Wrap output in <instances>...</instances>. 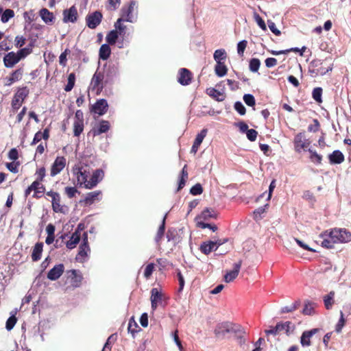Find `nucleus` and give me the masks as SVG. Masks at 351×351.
<instances>
[{"mask_svg":"<svg viewBox=\"0 0 351 351\" xmlns=\"http://www.w3.org/2000/svg\"><path fill=\"white\" fill-rule=\"evenodd\" d=\"M72 171L73 175L77 179V184L86 189H92L95 188L104 177V171L98 169L93 172L90 178L88 179L90 175V167L82 162L75 165L73 167Z\"/></svg>","mask_w":351,"mask_h":351,"instance_id":"1","label":"nucleus"},{"mask_svg":"<svg viewBox=\"0 0 351 351\" xmlns=\"http://www.w3.org/2000/svg\"><path fill=\"white\" fill-rule=\"evenodd\" d=\"M321 245L327 249L334 247L335 244L347 243L351 241V232L346 228H335L325 230L319 234Z\"/></svg>","mask_w":351,"mask_h":351,"instance_id":"2","label":"nucleus"},{"mask_svg":"<svg viewBox=\"0 0 351 351\" xmlns=\"http://www.w3.org/2000/svg\"><path fill=\"white\" fill-rule=\"evenodd\" d=\"M118 74V68L115 66H109L106 73L104 70L97 69L94 73L90 84V89L99 95L102 91L104 83L111 80Z\"/></svg>","mask_w":351,"mask_h":351,"instance_id":"3","label":"nucleus"},{"mask_svg":"<svg viewBox=\"0 0 351 351\" xmlns=\"http://www.w3.org/2000/svg\"><path fill=\"white\" fill-rule=\"evenodd\" d=\"M328 60H322L319 59L313 60L310 63L309 72L312 76H317L318 75H324L328 72L331 71L333 68V65L331 62L327 64V66H323L324 63H326Z\"/></svg>","mask_w":351,"mask_h":351,"instance_id":"4","label":"nucleus"},{"mask_svg":"<svg viewBox=\"0 0 351 351\" xmlns=\"http://www.w3.org/2000/svg\"><path fill=\"white\" fill-rule=\"evenodd\" d=\"M138 3L136 1H131L128 6H123L121 10V19L124 21L134 23L138 15Z\"/></svg>","mask_w":351,"mask_h":351,"instance_id":"5","label":"nucleus"},{"mask_svg":"<svg viewBox=\"0 0 351 351\" xmlns=\"http://www.w3.org/2000/svg\"><path fill=\"white\" fill-rule=\"evenodd\" d=\"M217 217V214L215 210L212 208H206L202 212L195 217V221L197 226L201 228H206V227H210L211 224L204 223V221L209 220L210 219H215Z\"/></svg>","mask_w":351,"mask_h":351,"instance_id":"6","label":"nucleus"},{"mask_svg":"<svg viewBox=\"0 0 351 351\" xmlns=\"http://www.w3.org/2000/svg\"><path fill=\"white\" fill-rule=\"evenodd\" d=\"M28 93L29 91L26 87L18 89L12 101V107L14 110H16L21 106Z\"/></svg>","mask_w":351,"mask_h":351,"instance_id":"7","label":"nucleus"},{"mask_svg":"<svg viewBox=\"0 0 351 351\" xmlns=\"http://www.w3.org/2000/svg\"><path fill=\"white\" fill-rule=\"evenodd\" d=\"M165 299L162 292L157 288H153L151 290V306L152 309L155 311L159 305L162 304L163 300Z\"/></svg>","mask_w":351,"mask_h":351,"instance_id":"8","label":"nucleus"},{"mask_svg":"<svg viewBox=\"0 0 351 351\" xmlns=\"http://www.w3.org/2000/svg\"><path fill=\"white\" fill-rule=\"evenodd\" d=\"M226 241V239L224 240H217V241H208L204 242L200 245V250L204 254H208L212 251L217 250L219 246L221 245Z\"/></svg>","mask_w":351,"mask_h":351,"instance_id":"9","label":"nucleus"},{"mask_svg":"<svg viewBox=\"0 0 351 351\" xmlns=\"http://www.w3.org/2000/svg\"><path fill=\"white\" fill-rule=\"evenodd\" d=\"M311 142L305 138L303 133L298 134L294 138V146L297 152L305 151L309 146Z\"/></svg>","mask_w":351,"mask_h":351,"instance_id":"10","label":"nucleus"},{"mask_svg":"<svg viewBox=\"0 0 351 351\" xmlns=\"http://www.w3.org/2000/svg\"><path fill=\"white\" fill-rule=\"evenodd\" d=\"M66 160L64 156H58L53 162L51 169L50 175L52 177L59 174L66 167Z\"/></svg>","mask_w":351,"mask_h":351,"instance_id":"11","label":"nucleus"},{"mask_svg":"<svg viewBox=\"0 0 351 351\" xmlns=\"http://www.w3.org/2000/svg\"><path fill=\"white\" fill-rule=\"evenodd\" d=\"M32 191H34L33 197L38 198V197H40V195H38L39 193H44V191H45V186L38 180H35L25 190V196L26 197L27 196H29Z\"/></svg>","mask_w":351,"mask_h":351,"instance_id":"12","label":"nucleus"},{"mask_svg":"<svg viewBox=\"0 0 351 351\" xmlns=\"http://www.w3.org/2000/svg\"><path fill=\"white\" fill-rule=\"evenodd\" d=\"M102 14L99 11H95L93 13L87 15L86 25L90 29H95L101 21Z\"/></svg>","mask_w":351,"mask_h":351,"instance_id":"13","label":"nucleus"},{"mask_svg":"<svg viewBox=\"0 0 351 351\" xmlns=\"http://www.w3.org/2000/svg\"><path fill=\"white\" fill-rule=\"evenodd\" d=\"M63 22L75 23L77 19V8L73 5L69 9H66L63 11Z\"/></svg>","mask_w":351,"mask_h":351,"instance_id":"14","label":"nucleus"},{"mask_svg":"<svg viewBox=\"0 0 351 351\" xmlns=\"http://www.w3.org/2000/svg\"><path fill=\"white\" fill-rule=\"evenodd\" d=\"M108 102L104 99H100L92 107V111L99 115L104 114L108 110Z\"/></svg>","mask_w":351,"mask_h":351,"instance_id":"15","label":"nucleus"},{"mask_svg":"<svg viewBox=\"0 0 351 351\" xmlns=\"http://www.w3.org/2000/svg\"><path fill=\"white\" fill-rule=\"evenodd\" d=\"M64 271V266L63 264L56 265L51 269L47 274V278L50 280H58L63 274Z\"/></svg>","mask_w":351,"mask_h":351,"instance_id":"16","label":"nucleus"},{"mask_svg":"<svg viewBox=\"0 0 351 351\" xmlns=\"http://www.w3.org/2000/svg\"><path fill=\"white\" fill-rule=\"evenodd\" d=\"M242 261H239L234 264V269L231 271H227L224 276V281L226 282H232L239 275Z\"/></svg>","mask_w":351,"mask_h":351,"instance_id":"17","label":"nucleus"},{"mask_svg":"<svg viewBox=\"0 0 351 351\" xmlns=\"http://www.w3.org/2000/svg\"><path fill=\"white\" fill-rule=\"evenodd\" d=\"M19 61V58H18L16 53L14 51L8 53L3 57V63L5 66L7 68H12Z\"/></svg>","mask_w":351,"mask_h":351,"instance_id":"18","label":"nucleus"},{"mask_svg":"<svg viewBox=\"0 0 351 351\" xmlns=\"http://www.w3.org/2000/svg\"><path fill=\"white\" fill-rule=\"evenodd\" d=\"M191 78L192 74L188 69L183 68L179 71L178 80L180 84L183 86L189 85L191 82Z\"/></svg>","mask_w":351,"mask_h":351,"instance_id":"19","label":"nucleus"},{"mask_svg":"<svg viewBox=\"0 0 351 351\" xmlns=\"http://www.w3.org/2000/svg\"><path fill=\"white\" fill-rule=\"evenodd\" d=\"M319 329L313 328L302 332L300 337V343L303 347L309 346L311 343V338L318 332Z\"/></svg>","mask_w":351,"mask_h":351,"instance_id":"20","label":"nucleus"},{"mask_svg":"<svg viewBox=\"0 0 351 351\" xmlns=\"http://www.w3.org/2000/svg\"><path fill=\"white\" fill-rule=\"evenodd\" d=\"M101 192L100 191H95L88 193L86 195L84 199L81 201L86 206H90L95 201L100 199Z\"/></svg>","mask_w":351,"mask_h":351,"instance_id":"21","label":"nucleus"},{"mask_svg":"<svg viewBox=\"0 0 351 351\" xmlns=\"http://www.w3.org/2000/svg\"><path fill=\"white\" fill-rule=\"evenodd\" d=\"M39 15L43 22H45L46 24L51 25L55 21L53 14L49 11L47 8H42L39 11Z\"/></svg>","mask_w":351,"mask_h":351,"instance_id":"22","label":"nucleus"},{"mask_svg":"<svg viewBox=\"0 0 351 351\" xmlns=\"http://www.w3.org/2000/svg\"><path fill=\"white\" fill-rule=\"evenodd\" d=\"M206 93L217 101H222L225 99L226 95L223 90H218L214 88L206 89Z\"/></svg>","mask_w":351,"mask_h":351,"instance_id":"23","label":"nucleus"},{"mask_svg":"<svg viewBox=\"0 0 351 351\" xmlns=\"http://www.w3.org/2000/svg\"><path fill=\"white\" fill-rule=\"evenodd\" d=\"M231 322H223L219 324L215 329V333L217 335H224L226 333H230Z\"/></svg>","mask_w":351,"mask_h":351,"instance_id":"24","label":"nucleus"},{"mask_svg":"<svg viewBox=\"0 0 351 351\" xmlns=\"http://www.w3.org/2000/svg\"><path fill=\"white\" fill-rule=\"evenodd\" d=\"M329 160L332 164H341L344 161V156L339 150H335L329 155Z\"/></svg>","mask_w":351,"mask_h":351,"instance_id":"25","label":"nucleus"},{"mask_svg":"<svg viewBox=\"0 0 351 351\" xmlns=\"http://www.w3.org/2000/svg\"><path fill=\"white\" fill-rule=\"evenodd\" d=\"M89 252L90 247L88 245L81 244L79 248L78 254L76 256V260L80 262H83L87 257Z\"/></svg>","mask_w":351,"mask_h":351,"instance_id":"26","label":"nucleus"},{"mask_svg":"<svg viewBox=\"0 0 351 351\" xmlns=\"http://www.w3.org/2000/svg\"><path fill=\"white\" fill-rule=\"evenodd\" d=\"M81 236L82 235L79 234L77 232H73L70 239L66 243V247L69 250L75 248L80 242Z\"/></svg>","mask_w":351,"mask_h":351,"instance_id":"27","label":"nucleus"},{"mask_svg":"<svg viewBox=\"0 0 351 351\" xmlns=\"http://www.w3.org/2000/svg\"><path fill=\"white\" fill-rule=\"evenodd\" d=\"M52 208L55 213H64L66 207L60 204V196L56 197L51 200Z\"/></svg>","mask_w":351,"mask_h":351,"instance_id":"28","label":"nucleus"},{"mask_svg":"<svg viewBox=\"0 0 351 351\" xmlns=\"http://www.w3.org/2000/svg\"><path fill=\"white\" fill-rule=\"evenodd\" d=\"M43 248V243H37L32 251V258L33 261H38L40 259Z\"/></svg>","mask_w":351,"mask_h":351,"instance_id":"29","label":"nucleus"},{"mask_svg":"<svg viewBox=\"0 0 351 351\" xmlns=\"http://www.w3.org/2000/svg\"><path fill=\"white\" fill-rule=\"evenodd\" d=\"M110 128V123L108 121H101L97 129L93 130L94 136L99 135L108 131Z\"/></svg>","mask_w":351,"mask_h":351,"instance_id":"30","label":"nucleus"},{"mask_svg":"<svg viewBox=\"0 0 351 351\" xmlns=\"http://www.w3.org/2000/svg\"><path fill=\"white\" fill-rule=\"evenodd\" d=\"M111 54V49L108 44H103L99 49V58L104 60H107Z\"/></svg>","mask_w":351,"mask_h":351,"instance_id":"31","label":"nucleus"},{"mask_svg":"<svg viewBox=\"0 0 351 351\" xmlns=\"http://www.w3.org/2000/svg\"><path fill=\"white\" fill-rule=\"evenodd\" d=\"M70 272L72 274V278H71L72 285L75 287H79L82 282V279H83L82 274L79 271H77L75 269L71 270Z\"/></svg>","mask_w":351,"mask_h":351,"instance_id":"32","label":"nucleus"},{"mask_svg":"<svg viewBox=\"0 0 351 351\" xmlns=\"http://www.w3.org/2000/svg\"><path fill=\"white\" fill-rule=\"evenodd\" d=\"M228 71L227 66L225 65L224 62L217 63L215 67V74L218 77H223L226 75Z\"/></svg>","mask_w":351,"mask_h":351,"instance_id":"33","label":"nucleus"},{"mask_svg":"<svg viewBox=\"0 0 351 351\" xmlns=\"http://www.w3.org/2000/svg\"><path fill=\"white\" fill-rule=\"evenodd\" d=\"M226 52L223 49L215 50L213 54V58L216 63L223 62V61L226 59Z\"/></svg>","mask_w":351,"mask_h":351,"instance_id":"34","label":"nucleus"},{"mask_svg":"<svg viewBox=\"0 0 351 351\" xmlns=\"http://www.w3.org/2000/svg\"><path fill=\"white\" fill-rule=\"evenodd\" d=\"M335 292L330 291L324 297V303L326 309H330L334 304Z\"/></svg>","mask_w":351,"mask_h":351,"instance_id":"35","label":"nucleus"},{"mask_svg":"<svg viewBox=\"0 0 351 351\" xmlns=\"http://www.w3.org/2000/svg\"><path fill=\"white\" fill-rule=\"evenodd\" d=\"M119 36L117 30H112L106 35V40L109 45H114Z\"/></svg>","mask_w":351,"mask_h":351,"instance_id":"36","label":"nucleus"},{"mask_svg":"<svg viewBox=\"0 0 351 351\" xmlns=\"http://www.w3.org/2000/svg\"><path fill=\"white\" fill-rule=\"evenodd\" d=\"M84 130V121H74L73 133L75 136H79Z\"/></svg>","mask_w":351,"mask_h":351,"instance_id":"37","label":"nucleus"},{"mask_svg":"<svg viewBox=\"0 0 351 351\" xmlns=\"http://www.w3.org/2000/svg\"><path fill=\"white\" fill-rule=\"evenodd\" d=\"M75 73H71L68 76L67 84L64 87V90L66 92L71 91L75 86Z\"/></svg>","mask_w":351,"mask_h":351,"instance_id":"38","label":"nucleus"},{"mask_svg":"<svg viewBox=\"0 0 351 351\" xmlns=\"http://www.w3.org/2000/svg\"><path fill=\"white\" fill-rule=\"evenodd\" d=\"M139 326L135 322L134 317H131L129 320L128 330L133 336L138 332Z\"/></svg>","mask_w":351,"mask_h":351,"instance_id":"39","label":"nucleus"},{"mask_svg":"<svg viewBox=\"0 0 351 351\" xmlns=\"http://www.w3.org/2000/svg\"><path fill=\"white\" fill-rule=\"evenodd\" d=\"M269 206V204H267L264 206L259 207L256 210H255L253 213L254 219L256 221H258L263 218V215L265 213L266 209Z\"/></svg>","mask_w":351,"mask_h":351,"instance_id":"40","label":"nucleus"},{"mask_svg":"<svg viewBox=\"0 0 351 351\" xmlns=\"http://www.w3.org/2000/svg\"><path fill=\"white\" fill-rule=\"evenodd\" d=\"M186 165H184V167H183L182 170V172H181V176H180V180H179V184H178V190H180L181 189H182L184 187V186L185 185V182L188 178V173H187V171L186 170Z\"/></svg>","mask_w":351,"mask_h":351,"instance_id":"41","label":"nucleus"},{"mask_svg":"<svg viewBox=\"0 0 351 351\" xmlns=\"http://www.w3.org/2000/svg\"><path fill=\"white\" fill-rule=\"evenodd\" d=\"M230 332L241 337L245 333V331L241 326L231 322L230 333Z\"/></svg>","mask_w":351,"mask_h":351,"instance_id":"42","label":"nucleus"},{"mask_svg":"<svg viewBox=\"0 0 351 351\" xmlns=\"http://www.w3.org/2000/svg\"><path fill=\"white\" fill-rule=\"evenodd\" d=\"M166 217H167V214L164 216L162 221V223L158 230V232H157V234L156 236V239H155L156 242H159L160 240L162 239V237L164 235L165 228Z\"/></svg>","mask_w":351,"mask_h":351,"instance_id":"43","label":"nucleus"},{"mask_svg":"<svg viewBox=\"0 0 351 351\" xmlns=\"http://www.w3.org/2000/svg\"><path fill=\"white\" fill-rule=\"evenodd\" d=\"M14 16V12L11 9H6L1 15V21L5 23Z\"/></svg>","mask_w":351,"mask_h":351,"instance_id":"44","label":"nucleus"},{"mask_svg":"<svg viewBox=\"0 0 351 351\" xmlns=\"http://www.w3.org/2000/svg\"><path fill=\"white\" fill-rule=\"evenodd\" d=\"M32 51V46H29L28 47H25L19 50L16 53L18 58H19V60H21L27 57L29 54H30Z\"/></svg>","mask_w":351,"mask_h":351,"instance_id":"45","label":"nucleus"},{"mask_svg":"<svg viewBox=\"0 0 351 351\" xmlns=\"http://www.w3.org/2000/svg\"><path fill=\"white\" fill-rule=\"evenodd\" d=\"M260 65L261 62L258 58H252L250 61V70L253 73L258 72Z\"/></svg>","mask_w":351,"mask_h":351,"instance_id":"46","label":"nucleus"},{"mask_svg":"<svg viewBox=\"0 0 351 351\" xmlns=\"http://www.w3.org/2000/svg\"><path fill=\"white\" fill-rule=\"evenodd\" d=\"M315 306V304H313L311 302L306 303L305 306L303 308L302 313L304 315H313L314 313Z\"/></svg>","mask_w":351,"mask_h":351,"instance_id":"47","label":"nucleus"},{"mask_svg":"<svg viewBox=\"0 0 351 351\" xmlns=\"http://www.w3.org/2000/svg\"><path fill=\"white\" fill-rule=\"evenodd\" d=\"M345 322H346V320H345V318L343 317V313L342 311H341L340 312V318H339L337 324L335 326V331L337 333H339V332H341L342 328H343V326L345 325Z\"/></svg>","mask_w":351,"mask_h":351,"instance_id":"48","label":"nucleus"},{"mask_svg":"<svg viewBox=\"0 0 351 351\" xmlns=\"http://www.w3.org/2000/svg\"><path fill=\"white\" fill-rule=\"evenodd\" d=\"M207 133H208L207 129L202 130L200 131V132L197 134L195 139L194 141V143L200 145L202 144L204 138L206 137Z\"/></svg>","mask_w":351,"mask_h":351,"instance_id":"49","label":"nucleus"},{"mask_svg":"<svg viewBox=\"0 0 351 351\" xmlns=\"http://www.w3.org/2000/svg\"><path fill=\"white\" fill-rule=\"evenodd\" d=\"M124 21V19L119 18L114 24V27L116 28L115 30H117L119 35H123L125 33V25L122 24V22Z\"/></svg>","mask_w":351,"mask_h":351,"instance_id":"50","label":"nucleus"},{"mask_svg":"<svg viewBox=\"0 0 351 351\" xmlns=\"http://www.w3.org/2000/svg\"><path fill=\"white\" fill-rule=\"evenodd\" d=\"M171 337H172L175 343L178 346V348L179 349V351H184V348H183V346L182 345V342L180 340L179 337H178V330H175L171 334Z\"/></svg>","mask_w":351,"mask_h":351,"instance_id":"51","label":"nucleus"},{"mask_svg":"<svg viewBox=\"0 0 351 351\" xmlns=\"http://www.w3.org/2000/svg\"><path fill=\"white\" fill-rule=\"evenodd\" d=\"M16 323V318L14 315L10 316L6 321L5 328L8 330H11Z\"/></svg>","mask_w":351,"mask_h":351,"instance_id":"52","label":"nucleus"},{"mask_svg":"<svg viewBox=\"0 0 351 351\" xmlns=\"http://www.w3.org/2000/svg\"><path fill=\"white\" fill-rule=\"evenodd\" d=\"M23 71L22 69H16V71H14L12 73V74L10 75V77L12 79V80H14V82H18L19 80H20L21 79L22 75H23Z\"/></svg>","mask_w":351,"mask_h":351,"instance_id":"53","label":"nucleus"},{"mask_svg":"<svg viewBox=\"0 0 351 351\" xmlns=\"http://www.w3.org/2000/svg\"><path fill=\"white\" fill-rule=\"evenodd\" d=\"M322 89L321 88H315L313 89L312 95L313 98L317 102L322 101Z\"/></svg>","mask_w":351,"mask_h":351,"instance_id":"54","label":"nucleus"},{"mask_svg":"<svg viewBox=\"0 0 351 351\" xmlns=\"http://www.w3.org/2000/svg\"><path fill=\"white\" fill-rule=\"evenodd\" d=\"M254 18L258 25L264 31L267 29L266 25L263 19L256 12L254 13Z\"/></svg>","mask_w":351,"mask_h":351,"instance_id":"55","label":"nucleus"},{"mask_svg":"<svg viewBox=\"0 0 351 351\" xmlns=\"http://www.w3.org/2000/svg\"><path fill=\"white\" fill-rule=\"evenodd\" d=\"M243 101L249 106H254L255 105V99L251 94L244 95Z\"/></svg>","mask_w":351,"mask_h":351,"instance_id":"56","label":"nucleus"},{"mask_svg":"<svg viewBox=\"0 0 351 351\" xmlns=\"http://www.w3.org/2000/svg\"><path fill=\"white\" fill-rule=\"evenodd\" d=\"M154 263H149L148 264L144 271V276L145 278L148 279L152 274L154 270Z\"/></svg>","mask_w":351,"mask_h":351,"instance_id":"57","label":"nucleus"},{"mask_svg":"<svg viewBox=\"0 0 351 351\" xmlns=\"http://www.w3.org/2000/svg\"><path fill=\"white\" fill-rule=\"evenodd\" d=\"M45 168L44 167H40L37 169L35 175L37 176V178L36 180H38L39 182L43 181L45 176Z\"/></svg>","mask_w":351,"mask_h":351,"instance_id":"58","label":"nucleus"},{"mask_svg":"<svg viewBox=\"0 0 351 351\" xmlns=\"http://www.w3.org/2000/svg\"><path fill=\"white\" fill-rule=\"evenodd\" d=\"M247 41L243 40L239 42L237 44V53L239 56H242L243 55L244 51L247 47Z\"/></svg>","mask_w":351,"mask_h":351,"instance_id":"59","label":"nucleus"},{"mask_svg":"<svg viewBox=\"0 0 351 351\" xmlns=\"http://www.w3.org/2000/svg\"><path fill=\"white\" fill-rule=\"evenodd\" d=\"M190 192L193 195H198L202 194V193L203 192V189L201 184H196L191 187Z\"/></svg>","mask_w":351,"mask_h":351,"instance_id":"60","label":"nucleus"},{"mask_svg":"<svg viewBox=\"0 0 351 351\" xmlns=\"http://www.w3.org/2000/svg\"><path fill=\"white\" fill-rule=\"evenodd\" d=\"M64 191L69 198H72L77 193V189L73 186H67L65 188Z\"/></svg>","mask_w":351,"mask_h":351,"instance_id":"61","label":"nucleus"},{"mask_svg":"<svg viewBox=\"0 0 351 351\" xmlns=\"http://www.w3.org/2000/svg\"><path fill=\"white\" fill-rule=\"evenodd\" d=\"M268 27L271 32H273L276 36H280L281 32L280 30H278L276 26V24L274 22L269 20L267 21Z\"/></svg>","mask_w":351,"mask_h":351,"instance_id":"62","label":"nucleus"},{"mask_svg":"<svg viewBox=\"0 0 351 351\" xmlns=\"http://www.w3.org/2000/svg\"><path fill=\"white\" fill-rule=\"evenodd\" d=\"M234 109L241 114L244 115L245 114V108L243 104L240 101H237L234 104Z\"/></svg>","mask_w":351,"mask_h":351,"instance_id":"63","label":"nucleus"},{"mask_svg":"<svg viewBox=\"0 0 351 351\" xmlns=\"http://www.w3.org/2000/svg\"><path fill=\"white\" fill-rule=\"evenodd\" d=\"M257 134V132L254 129H250L246 132L247 138L250 141H254L256 139Z\"/></svg>","mask_w":351,"mask_h":351,"instance_id":"64","label":"nucleus"}]
</instances>
